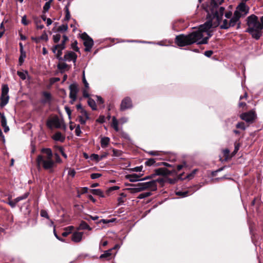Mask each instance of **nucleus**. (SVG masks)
<instances>
[{"label": "nucleus", "mask_w": 263, "mask_h": 263, "mask_svg": "<svg viewBox=\"0 0 263 263\" xmlns=\"http://www.w3.org/2000/svg\"><path fill=\"white\" fill-rule=\"evenodd\" d=\"M73 226H69L68 227H66L64 229V230L65 231L63 233H62V235L63 237H66L71 232V231L73 229Z\"/></svg>", "instance_id": "bb28decb"}, {"label": "nucleus", "mask_w": 263, "mask_h": 263, "mask_svg": "<svg viewBox=\"0 0 263 263\" xmlns=\"http://www.w3.org/2000/svg\"><path fill=\"white\" fill-rule=\"evenodd\" d=\"M17 75L20 77L21 79H22L23 80H24L26 79V74L27 72H24L21 71H17Z\"/></svg>", "instance_id": "37998d69"}, {"label": "nucleus", "mask_w": 263, "mask_h": 263, "mask_svg": "<svg viewBox=\"0 0 263 263\" xmlns=\"http://www.w3.org/2000/svg\"><path fill=\"white\" fill-rule=\"evenodd\" d=\"M90 158L91 160H96V161L98 162L101 160L100 159V155H98L97 154H93L91 155Z\"/></svg>", "instance_id": "de8ad7c7"}, {"label": "nucleus", "mask_w": 263, "mask_h": 263, "mask_svg": "<svg viewBox=\"0 0 263 263\" xmlns=\"http://www.w3.org/2000/svg\"><path fill=\"white\" fill-rule=\"evenodd\" d=\"M184 166H186V163L185 162H183L182 164L178 165L177 166V172L180 171Z\"/></svg>", "instance_id": "bf43d9fd"}, {"label": "nucleus", "mask_w": 263, "mask_h": 263, "mask_svg": "<svg viewBox=\"0 0 263 263\" xmlns=\"http://www.w3.org/2000/svg\"><path fill=\"white\" fill-rule=\"evenodd\" d=\"M44 99L41 101L43 103H46L49 102L51 100V96L50 93L47 91H44L42 93Z\"/></svg>", "instance_id": "f3484780"}, {"label": "nucleus", "mask_w": 263, "mask_h": 263, "mask_svg": "<svg viewBox=\"0 0 263 263\" xmlns=\"http://www.w3.org/2000/svg\"><path fill=\"white\" fill-rule=\"evenodd\" d=\"M9 97L8 95L1 96V106L3 107L5 106L9 101Z\"/></svg>", "instance_id": "412c9836"}, {"label": "nucleus", "mask_w": 263, "mask_h": 263, "mask_svg": "<svg viewBox=\"0 0 263 263\" xmlns=\"http://www.w3.org/2000/svg\"><path fill=\"white\" fill-rule=\"evenodd\" d=\"M240 17V15L237 12H234L233 17L229 21V26H231V27H234L237 24H238L237 28H239L240 24L239 19Z\"/></svg>", "instance_id": "9d476101"}, {"label": "nucleus", "mask_w": 263, "mask_h": 263, "mask_svg": "<svg viewBox=\"0 0 263 263\" xmlns=\"http://www.w3.org/2000/svg\"><path fill=\"white\" fill-rule=\"evenodd\" d=\"M42 155H39L36 158V164L38 167L42 166L45 170L52 169L55 164L52 159L53 154L51 149L49 148H43L41 149Z\"/></svg>", "instance_id": "f03ea898"}, {"label": "nucleus", "mask_w": 263, "mask_h": 263, "mask_svg": "<svg viewBox=\"0 0 263 263\" xmlns=\"http://www.w3.org/2000/svg\"><path fill=\"white\" fill-rule=\"evenodd\" d=\"M249 8L244 2L241 3L234 12H237L240 16L246 15L249 12Z\"/></svg>", "instance_id": "6e6552de"}, {"label": "nucleus", "mask_w": 263, "mask_h": 263, "mask_svg": "<svg viewBox=\"0 0 263 263\" xmlns=\"http://www.w3.org/2000/svg\"><path fill=\"white\" fill-rule=\"evenodd\" d=\"M81 133L82 132H81V130L80 126L79 125H78L76 126V129H75L76 135L77 136H80L81 135Z\"/></svg>", "instance_id": "5fc2aeb1"}, {"label": "nucleus", "mask_w": 263, "mask_h": 263, "mask_svg": "<svg viewBox=\"0 0 263 263\" xmlns=\"http://www.w3.org/2000/svg\"><path fill=\"white\" fill-rule=\"evenodd\" d=\"M62 50H63L58 49V50H57V52L55 53H56V54H55L56 58L57 59H58L60 61H63V58L62 57Z\"/></svg>", "instance_id": "4c0bfd02"}, {"label": "nucleus", "mask_w": 263, "mask_h": 263, "mask_svg": "<svg viewBox=\"0 0 263 263\" xmlns=\"http://www.w3.org/2000/svg\"><path fill=\"white\" fill-rule=\"evenodd\" d=\"M131 185L135 186V187L130 188L129 189L130 191V192L132 193H138V192H140V190H139V189L138 187V186L137 185V184L136 185L132 184Z\"/></svg>", "instance_id": "ea45409f"}, {"label": "nucleus", "mask_w": 263, "mask_h": 263, "mask_svg": "<svg viewBox=\"0 0 263 263\" xmlns=\"http://www.w3.org/2000/svg\"><path fill=\"white\" fill-rule=\"evenodd\" d=\"M68 29L67 25H62L59 26L57 29L58 31L59 32H65Z\"/></svg>", "instance_id": "c9c22d12"}, {"label": "nucleus", "mask_w": 263, "mask_h": 263, "mask_svg": "<svg viewBox=\"0 0 263 263\" xmlns=\"http://www.w3.org/2000/svg\"><path fill=\"white\" fill-rule=\"evenodd\" d=\"M68 174L69 176H71V177H73L76 175V171L74 169L70 168L68 170Z\"/></svg>", "instance_id": "13d9d810"}, {"label": "nucleus", "mask_w": 263, "mask_h": 263, "mask_svg": "<svg viewBox=\"0 0 263 263\" xmlns=\"http://www.w3.org/2000/svg\"><path fill=\"white\" fill-rule=\"evenodd\" d=\"M26 57V54L25 52H23L22 51H21V54L19 58V63L20 64V65H21L24 61V59Z\"/></svg>", "instance_id": "8fccbe9b"}, {"label": "nucleus", "mask_w": 263, "mask_h": 263, "mask_svg": "<svg viewBox=\"0 0 263 263\" xmlns=\"http://www.w3.org/2000/svg\"><path fill=\"white\" fill-rule=\"evenodd\" d=\"M247 21L248 27L246 32L249 33L253 38L259 40L262 35V25L258 21V17L252 14L247 17Z\"/></svg>", "instance_id": "7ed1b4c3"}, {"label": "nucleus", "mask_w": 263, "mask_h": 263, "mask_svg": "<svg viewBox=\"0 0 263 263\" xmlns=\"http://www.w3.org/2000/svg\"><path fill=\"white\" fill-rule=\"evenodd\" d=\"M79 121L81 123V124H85L86 123V121L87 119L84 118L82 116H79L78 117Z\"/></svg>", "instance_id": "4d7b16f0"}, {"label": "nucleus", "mask_w": 263, "mask_h": 263, "mask_svg": "<svg viewBox=\"0 0 263 263\" xmlns=\"http://www.w3.org/2000/svg\"><path fill=\"white\" fill-rule=\"evenodd\" d=\"M41 216L43 217H45L47 219H49V217L47 213V212L44 210H42L40 212Z\"/></svg>", "instance_id": "49530a36"}, {"label": "nucleus", "mask_w": 263, "mask_h": 263, "mask_svg": "<svg viewBox=\"0 0 263 263\" xmlns=\"http://www.w3.org/2000/svg\"><path fill=\"white\" fill-rule=\"evenodd\" d=\"M197 172V169L194 170L191 173L187 175L186 178L189 179H192L194 176L195 174Z\"/></svg>", "instance_id": "6e6d98bb"}, {"label": "nucleus", "mask_w": 263, "mask_h": 263, "mask_svg": "<svg viewBox=\"0 0 263 263\" xmlns=\"http://www.w3.org/2000/svg\"><path fill=\"white\" fill-rule=\"evenodd\" d=\"M110 142V139L108 137H103L101 140V145L102 148L106 147Z\"/></svg>", "instance_id": "4be33fe9"}, {"label": "nucleus", "mask_w": 263, "mask_h": 263, "mask_svg": "<svg viewBox=\"0 0 263 263\" xmlns=\"http://www.w3.org/2000/svg\"><path fill=\"white\" fill-rule=\"evenodd\" d=\"M39 39H40V40H45L46 41H47L48 39V35L46 32L43 33V34L39 37Z\"/></svg>", "instance_id": "0e129e2a"}, {"label": "nucleus", "mask_w": 263, "mask_h": 263, "mask_svg": "<svg viewBox=\"0 0 263 263\" xmlns=\"http://www.w3.org/2000/svg\"><path fill=\"white\" fill-rule=\"evenodd\" d=\"M236 127L237 128H240L242 130H245L246 129V126L245 123L242 122H238L236 125Z\"/></svg>", "instance_id": "79ce46f5"}, {"label": "nucleus", "mask_w": 263, "mask_h": 263, "mask_svg": "<svg viewBox=\"0 0 263 263\" xmlns=\"http://www.w3.org/2000/svg\"><path fill=\"white\" fill-rule=\"evenodd\" d=\"M111 126L114 128V129L116 132L119 131V129L118 127V121L115 116L112 117V118Z\"/></svg>", "instance_id": "a878e982"}, {"label": "nucleus", "mask_w": 263, "mask_h": 263, "mask_svg": "<svg viewBox=\"0 0 263 263\" xmlns=\"http://www.w3.org/2000/svg\"><path fill=\"white\" fill-rule=\"evenodd\" d=\"M140 192L147 189L146 182L139 183L137 184Z\"/></svg>", "instance_id": "2f4dec72"}, {"label": "nucleus", "mask_w": 263, "mask_h": 263, "mask_svg": "<svg viewBox=\"0 0 263 263\" xmlns=\"http://www.w3.org/2000/svg\"><path fill=\"white\" fill-rule=\"evenodd\" d=\"M57 150L62 154V155L65 158H67V155L65 153L63 147L61 146H58L57 147Z\"/></svg>", "instance_id": "a19ab883"}, {"label": "nucleus", "mask_w": 263, "mask_h": 263, "mask_svg": "<svg viewBox=\"0 0 263 263\" xmlns=\"http://www.w3.org/2000/svg\"><path fill=\"white\" fill-rule=\"evenodd\" d=\"M89 218H91L93 220H96L98 219L99 217L98 216H92L89 215L88 217L84 218V219L87 221H89Z\"/></svg>", "instance_id": "e2e57ef3"}, {"label": "nucleus", "mask_w": 263, "mask_h": 263, "mask_svg": "<svg viewBox=\"0 0 263 263\" xmlns=\"http://www.w3.org/2000/svg\"><path fill=\"white\" fill-rule=\"evenodd\" d=\"M105 117L103 116H101L97 120V121L100 123H103L105 122Z\"/></svg>", "instance_id": "338daca9"}, {"label": "nucleus", "mask_w": 263, "mask_h": 263, "mask_svg": "<svg viewBox=\"0 0 263 263\" xmlns=\"http://www.w3.org/2000/svg\"><path fill=\"white\" fill-rule=\"evenodd\" d=\"M83 232H75L73 233L71 240L74 242H79L82 240Z\"/></svg>", "instance_id": "4468645a"}, {"label": "nucleus", "mask_w": 263, "mask_h": 263, "mask_svg": "<svg viewBox=\"0 0 263 263\" xmlns=\"http://www.w3.org/2000/svg\"><path fill=\"white\" fill-rule=\"evenodd\" d=\"M224 8L219 7L214 0H212L206 11L209 20L201 25L198 30L192 32L187 35L181 34L177 35L175 43L179 47L192 45L195 43L197 44H205L212 35L209 30L211 27L218 26L223 16Z\"/></svg>", "instance_id": "f257e3e1"}, {"label": "nucleus", "mask_w": 263, "mask_h": 263, "mask_svg": "<svg viewBox=\"0 0 263 263\" xmlns=\"http://www.w3.org/2000/svg\"><path fill=\"white\" fill-rule=\"evenodd\" d=\"M120 195V197L118 198V204L119 205H120V204H122V203H123L124 200L123 199V197H125V195L123 193H121Z\"/></svg>", "instance_id": "3c124183"}, {"label": "nucleus", "mask_w": 263, "mask_h": 263, "mask_svg": "<svg viewBox=\"0 0 263 263\" xmlns=\"http://www.w3.org/2000/svg\"><path fill=\"white\" fill-rule=\"evenodd\" d=\"M88 104L92 110H96L97 109L96 102L93 99L89 98L88 100Z\"/></svg>", "instance_id": "cd10ccee"}, {"label": "nucleus", "mask_w": 263, "mask_h": 263, "mask_svg": "<svg viewBox=\"0 0 263 263\" xmlns=\"http://www.w3.org/2000/svg\"><path fill=\"white\" fill-rule=\"evenodd\" d=\"M112 151L113 152V155H112L113 156L120 157L122 155V152L120 150L116 149L113 148L112 149Z\"/></svg>", "instance_id": "72a5a7b5"}, {"label": "nucleus", "mask_w": 263, "mask_h": 263, "mask_svg": "<svg viewBox=\"0 0 263 263\" xmlns=\"http://www.w3.org/2000/svg\"><path fill=\"white\" fill-rule=\"evenodd\" d=\"M145 165L146 166H151L152 165H154L155 166L160 165L159 163H156L155 159L154 158H150L146 159L145 162Z\"/></svg>", "instance_id": "6ab92c4d"}, {"label": "nucleus", "mask_w": 263, "mask_h": 263, "mask_svg": "<svg viewBox=\"0 0 263 263\" xmlns=\"http://www.w3.org/2000/svg\"><path fill=\"white\" fill-rule=\"evenodd\" d=\"M1 122L2 126H6L7 125V120L4 115H1Z\"/></svg>", "instance_id": "c03bdc74"}, {"label": "nucleus", "mask_w": 263, "mask_h": 263, "mask_svg": "<svg viewBox=\"0 0 263 263\" xmlns=\"http://www.w3.org/2000/svg\"><path fill=\"white\" fill-rule=\"evenodd\" d=\"M151 195H152L151 192H145V193H141L140 195H139V196H138L137 198L138 199H143L146 197L150 196Z\"/></svg>", "instance_id": "473e14b6"}, {"label": "nucleus", "mask_w": 263, "mask_h": 263, "mask_svg": "<svg viewBox=\"0 0 263 263\" xmlns=\"http://www.w3.org/2000/svg\"><path fill=\"white\" fill-rule=\"evenodd\" d=\"M101 176H102V174H99V173H92L90 175V178L92 179H95L98 178L100 177Z\"/></svg>", "instance_id": "864d4df0"}, {"label": "nucleus", "mask_w": 263, "mask_h": 263, "mask_svg": "<svg viewBox=\"0 0 263 263\" xmlns=\"http://www.w3.org/2000/svg\"><path fill=\"white\" fill-rule=\"evenodd\" d=\"M81 38L84 41V45L85 47V51H90L93 45V41L92 39L89 37L85 32L81 34Z\"/></svg>", "instance_id": "423d86ee"}, {"label": "nucleus", "mask_w": 263, "mask_h": 263, "mask_svg": "<svg viewBox=\"0 0 263 263\" xmlns=\"http://www.w3.org/2000/svg\"><path fill=\"white\" fill-rule=\"evenodd\" d=\"M28 195H29L28 193H26L24 195L16 198L15 199V202H16L17 203L20 201L27 198V197L28 196Z\"/></svg>", "instance_id": "58836bf2"}, {"label": "nucleus", "mask_w": 263, "mask_h": 263, "mask_svg": "<svg viewBox=\"0 0 263 263\" xmlns=\"http://www.w3.org/2000/svg\"><path fill=\"white\" fill-rule=\"evenodd\" d=\"M133 107V103L131 98L129 97H125L121 101L120 109L121 111L130 109Z\"/></svg>", "instance_id": "0eeeda50"}, {"label": "nucleus", "mask_w": 263, "mask_h": 263, "mask_svg": "<svg viewBox=\"0 0 263 263\" xmlns=\"http://www.w3.org/2000/svg\"><path fill=\"white\" fill-rule=\"evenodd\" d=\"M157 182H162V179H158L156 180H153L149 182H146V184L147 189H151L153 191L157 190Z\"/></svg>", "instance_id": "ddd939ff"}, {"label": "nucleus", "mask_w": 263, "mask_h": 263, "mask_svg": "<svg viewBox=\"0 0 263 263\" xmlns=\"http://www.w3.org/2000/svg\"><path fill=\"white\" fill-rule=\"evenodd\" d=\"M22 23L24 25H27L29 24V22L26 20V16L24 15L22 17Z\"/></svg>", "instance_id": "774afa93"}, {"label": "nucleus", "mask_w": 263, "mask_h": 263, "mask_svg": "<svg viewBox=\"0 0 263 263\" xmlns=\"http://www.w3.org/2000/svg\"><path fill=\"white\" fill-rule=\"evenodd\" d=\"M78 230H88L89 231L91 230V228L84 221H81L79 227L78 229Z\"/></svg>", "instance_id": "5701e85b"}, {"label": "nucleus", "mask_w": 263, "mask_h": 263, "mask_svg": "<svg viewBox=\"0 0 263 263\" xmlns=\"http://www.w3.org/2000/svg\"><path fill=\"white\" fill-rule=\"evenodd\" d=\"M53 139L55 141H59L61 142H63L65 140V137L62 135L61 132H57L52 137Z\"/></svg>", "instance_id": "a211bd4d"}, {"label": "nucleus", "mask_w": 263, "mask_h": 263, "mask_svg": "<svg viewBox=\"0 0 263 263\" xmlns=\"http://www.w3.org/2000/svg\"><path fill=\"white\" fill-rule=\"evenodd\" d=\"M77 41H75L73 43L71 44L72 48L76 51L78 52L79 50V48L77 46Z\"/></svg>", "instance_id": "603ef678"}, {"label": "nucleus", "mask_w": 263, "mask_h": 263, "mask_svg": "<svg viewBox=\"0 0 263 263\" xmlns=\"http://www.w3.org/2000/svg\"><path fill=\"white\" fill-rule=\"evenodd\" d=\"M17 202H15V199L13 200H10V199H9V202H8V204L12 207V208H14Z\"/></svg>", "instance_id": "69168bd1"}, {"label": "nucleus", "mask_w": 263, "mask_h": 263, "mask_svg": "<svg viewBox=\"0 0 263 263\" xmlns=\"http://www.w3.org/2000/svg\"><path fill=\"white\" fill-rule=\"evenodd\" d=\"M61 39V35L60 34H56L53 35V40L55 43L59 42Z\"/></svg>", "instance_id": "a18cd8bd"}, {"label": "nucleus", "mask_w": 263, "mask_h": 263, "mask_svg": "<svg viewBox=\"0 0 263 263\" xmlns=\"http://www.w3.org/2000/svg\"><path fill=\"white\" fill-rule=\"evenodd\" d=\"M8 92H9V87H8V85H3L2 86L1 95H2V96L8 95Z\"/></svg>", "instance_id": "c85d7f7f"}, {"label": "nucleus", "mask_w": 263, "mask_h": 263, "mask_svg": "<svg viewBox=\"0 0 263 263\" xmlns=\"http://www.w3.org/2000/svg\"><path fill=\"white\" fill-rule=\"evenodd\" d=\"M54 157L55 159V162L60 163L62 162V160L60 158L59 154H58L57 153H54Z\"/></svg>", "instance_id": "052dcab7"}, {"label": "nucleus", "mask_w": 263, "mask_h": 263, "mask_svg": "<svg viewBox=\"0 0 263 263\" xmlns=\"http://www.w3.org/2000/svg\"><path fill=\"white\" fill-rule=\"evenodd\" d=\"M176 194L177 195L181 196L182 197H186L188 196L189 191H184V192L178 191L176 193Z\"/></svg>", "instance_id": "f704fd0d"}, {"label": "nucleus", "mask_w": 263, "mask_h": 263, "mask_svg": "<svg viewBox=\"0 0 263 263\" xmlns=\"http://www.w3.org/2000/svg\"><path fill=\"white\" fill-rule=\"evenodd\" d=\"M77 58V55L74 52L72 51H68L64 55L63 61L69 62L72 61L73 63H76Z\"/></svg>", "instance_id": "9b49d317"}, {"label": "nucleus", "mask_w": 263, "mask_h": 263, "mask_svg": "<svg viewBox=\"0 0 263 263\" xmlns=\"http://www.w3.org/2000/svg\"><path fill=\"white\" fill-rule=\"evenodd\" d=\"M65 48V45L64 44L61 43L60 44H57V45L54 46L52 48V50L54 53H55L58 49H61V50H64Z\"/></svg>", "instance_id": "393cba45"}, {"label": "nucleus", "mask_w": 263, "mask_h": 263, "mask_svg": "<svg viewBox=\"0 0 263 263\" xmlns=\"http://www.w3.org/2000/svg\"><path fill=\"white\" fill-rule=\"evenodd\" d=\"M112 254V249H109L104 251V253L100 256V259H104L108 260L111 259Z\"/></svg>", "instance_id": "2eb2a0df"}, {"label": "nucleus", "mask_w": 263, "mask_h": 263, "mask_svg": "<svg viewBox=\"0 0 263 263\" xmlns=\"http://www.w3.org/2000/svg\"><path fill=\"white\" fill-rule=\"evenodd\" d=\"M230 27H231V26H229V21L228 22L227 20H224L222 24L220 26L221 29H227Z\"/></svg>", "instance_id": "7c9ffc66"}, {"label": "nucleus", "mask_w": 263, "mask_h": 263, "mask_svg": "<svg viewBox=\"0 0 263 263\" xmlns=\"http://www.w3.org/2000/svg\"><path fill=\"white\" fill-rule=\"evenodd\" d=\"M52 0H49L48 2H46L43 7V10L44 12H47L49 10L50 7V3Z\"/></svg>", "instance_id": "e433bc0d"}, {"label": "nucleus", "mask_w": 263, "mask_h": 263, "mask_svg": "<svg viewBox=\"0 0 263 263\" xmlns=\"http://www.w3.org/2000/svg\"><path fill=\"white\" fill-rule=\"evenodd\" d=\"M222 153L224 157V160L227 161L231 158L233 156L232 154H230V152L229 149L226 148L222 150Z\"/></svg>", "instance_id": "aec40b11"}, {"label": "nucleus", "mask_w": 263, "mask_h": 263, "mask_svg": "<svg viewBox=\"0 0 263 263\" xmlns=\"http://www.w3.org/2000/svg\"><path fill=\"white\" fill-rule=\"evenodd\" d=\"M171 174V172L170 171L165 167H161L155 170V173L154 174V175L167 176Z\"/></svg>", "instance_id": "f8f14e48"}, {"label": "nucleus", "mask_w": 263, "mask_h": 263, "mask_svg": "<svg viewBox=\"0 0 263 263\" xmlns=\"http://www.w3.org/2000/svg\"><path fill=\"white\" fill-rule=\"evenodd\" d=\"M63 122L60 120L58 117L55 116L52 118L49 119L47 121V126L50 129L53 127L56 128H63L64 129H66V126L63 125L62 127Z\"/></svg>", "instance_id": "39448f33"}, {"label": "nucleus", "mask_w": 263, "mask_h": 263, "mask_svg": "<svg viewBox=\"0 0 263 263\" xmlns=\"http://www.w3.org/2000/svg\"><path fill=\"white\" fill-rule=\"evenodd\" d=\"M69 89H70L69 97L71 99V101L70 102L71 104H73V103L76 100L77 95V93L78 91L77 86L74 84H71L69 86Z\"/></svg>", "instance_id": "1a4fd4ad"}, {"label": "nucleus", "mask_w": 263, "mask_h": 263, "mask_svg": "<svg viewBox=\"0 0 263 263\" xmlns=\"http://www.w3.org/2000/svg\"><path fill=\"white\" fill-rule=\"evenodd\" d=\"M240 118L247 123L252 124L254 123L257 118V115L254 109H252L248 112L242 113L240 115Z\"/></svg>", "instance_id": "20e7f679"}, {"label": "nucleus", "mask_w": 263, "mask_h": 263, "mask_svg": "<svg viewBox=\"0 0 263 263\" xmlns=\"http://www.w3.org/2000/svg\"><path fill=\"white\" fill-rule=\"evenodd\" d=\"M90 191L93 195L99 196L101 197H104L103 192L100 189H91Z\"/></svg>", "instance_id": "b1692460"}, {"label": "nucleus", "mask_w": 263, "mask_h": 263, "mask_svg": "<svg viewBox=\"0 0 263 263\" xmlns=\"http://www.w3.org/2000/svg\"><path fill=\"white\" fill-rule=\"evenodd\" d=\"M239 144L235 143V148H234V151L232 153V156H234L237 153V152H238V151L239 149Z\"/></svg>", "instance_id": "680f3d73"}, {"label": "nucleus", "mask_w": 263, "mask_h": 263, "mask_svg": "<svg viewBox=\"0 0 263 263\" xmlns=\"http://www.w3.org/2000/svg\"><path fill=\"white\" fill-rule=\"evenodd\" d=\"M67 66L68 65L65 63H60L58 65V68L59 69L61 70V72L64 71Z\"/></svg>", "instance_id": "c756f323"}, {"label": "nucleus", "mask_w": 263, "mask_h": 263, "mask_svg": "<svg viewBox=\"0 0 263 263\" xmlns=\"http://www.w3.org/2000/svg\"><path fill=\"white\" fill-rule=\"evenodd\" d=\"M142 176V174L139 175L136 174H133L130 175H127L125 176V178L129 180L130 182H136L140 180V178Z\"/></svg>", "instance_id": "dca6fc26"}, {"label": "nucleus", "mask_w": 263, "mask_h": 263, "mask_svg": "<svg viewBox=\"0 0 263 263\" xmlns=\"http://www.w3.org/2000/svg\"><path fill=\"white\" fill-rule=\"evenodd\" d=\"M80 112L81 114V116H82L84 118H86V119H89L88 114L84 109H82Z\"/></svg>", "instance_id": "09e8293b"}]
</instances>
